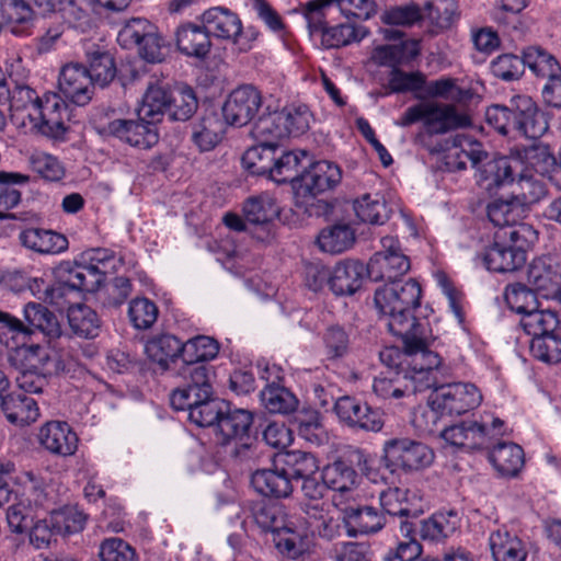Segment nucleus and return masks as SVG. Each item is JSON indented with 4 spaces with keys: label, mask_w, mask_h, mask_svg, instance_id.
<instances>
[{
    "label": "nucleus",
    "mask_w": 561,
    "mask_h": 561,
    "mask_svg": "<svg viewBox=\"0 0 561 561\" xmlns=\"http://www.w3.org/2000/svg\"><path fill=\"white\" fill-rule=\"evenodd\" d=\"M254 490L268 497L285 499L293 493V483L282 466L275 460L274 469H259L251 476Z\"/></svg>",
    "instance_id": "nucleus-27"
},
{
    "label": "nucleus",
    "mask_w": 561,
    "mask_h": 561,
    "mask_svg": "<svg viewBox=\"0 0 561 561\" xmlns=\"http://www.w3.org/2000/svg\"><path fill=\"white\" fill-rule=\"evenodd\" d=\"M324 10L322 11V23L319 27H313L308 21L310 33H321L322 44L328 48H339L346 46L355 41H360L365 36L363 28H357L352 24H339L328 27L324 21Z\"/></svg>",
    "instance_id": "nucleus-45"
},
{
    "label": "nucleus",
    "mask_w": 561,
    "mask_h": 561,
    "mask_svg": "<svg viewBox=\"0 0 561 561\" xmlns=\"http://www.w3.org/2000/svg\"><path fill=\"white\" fill-rule=\"evenodd\" d=\"M350 536L375 534L383 528L385 516L369 505L345 504L340 507Z\"/></svg>",
    "instance_id": "nucleus-19"
},
{
    "label": "nucleus",
    "mask_w": 561,
    "mask_h": 561,
    "mask_svg": "<svg viewBox=\"0 0 561 561\" xmlns=\"http://www.w3.org/2000/svg\"><path fill=\"white\" fill-rule=\"evenodd\" d=\"M243 216L260 241L272 237L273 221L279 216V207L274 198L261 195L248 198L243 204Z\"/></svg>",
    "instance_id": "nucleus-14"
},
{
    "label": "nucleus",
    "mask_w": 561,
    "mask_h": 561,
    "mask_svg": "<svg viewBox=\"0 0 561 561\" xmlns=\"http://www.w3.org/2000/svg\"><path fill=\"white\" fill-rule=\"evenodd\" d=\"M172 88L167 84L149 83L137 110L141 119H150L151 123H160L164 114H169Z\"/></svg>",
    "instance_id": "nucleus-31"
},
{
    "label": "nucleus",
    "mask_w": 561,
    "mask_h": 561,
    "mask_svg": "<svg viewBox=\"0 0 561 561\" xmlns=\"http://www.w3.org/2000/svg\"><path fill=\"white\" fill-rule=\"evenodd\" d=\"M520 325L528 335L537 337L560 330V320L556 311L537 307L520 318Z\"/></svg>",
    "instance_id": "nucleus-54"
},
{
    "label": "nucleus",
    "mask_w": 561,
    "mask_h": 561,
    "mask_svg": "<svg viewBox=\"0 0 561 561\" xmlns=\"http://www.w3.org/2000/svg\"><path fill=\"white\" fill-rule=\"evenodd\" d=\"M25 327L28 329V337L39 331L49 340L61 336V327L54 312L39 302H28L23 309Z\"/></svg>",
    "instance_id": "nucleus-37"
},
{
    "label": "nucleus",
    "mask_w": 561,
    "mask_h": 561,
    "mask_svg": "<svg viewBox=\"0 0 561 561\" xmlns=\"http://www.w3.org/2000/svg\"><path fill=\"white\" fill-rule=\"evenodd\" d=\"M59 280L44 289L45 301L58 305L71 291L94 293L104 282L106 271L93 263L73 265L69 262L59 266Z\"/></svg>",
    "instance_id": "nucleus-5"
},
{
    "label": "nucleus",
    "mask_w": 561,
    "mask_h": 561,
    "mask_svg": "<svg viewBox=\"0 0 561 561\" xmlns=\"http://www.w3.org/2000/svg\"><path fill=\"white\" fill-rule=\"evenodd\" d=\"M198 108V100L194 90L187 85L172 88L169 117L172 121H188Z\"/></svg>",
    "instance_id": "nucleus-53"
},
{
    "label": "nucleus",
    "mask_w": 561,
    "mask_h": 561,
    "mask_svg": "<svg viewBox=\"0 0 561 561\" xmlns=\"http://www.w3.org/2000/svg\"><path fill=\"white\" fill-rule=\"evenodd\" d=\"M50 526L58 535L67 536L83 530L87 515L77 506H64L50 513Z\"/></svg>",
    "instance_id": "nucleus-59"
},
{
    "label": "nucleus",
    "mask_w": 561,
    "mask_h": 561,
    "mask_svg": "<svg viewBox=\"0 0 561 561\" xmlns=\"http://www.w3.org/2000/svg\"><path fill=\"white\" fill-rule=\"evenodd\" d=\"M175 42L181 54L199 60L208 56L213 46L210 34L203 23L197 25L186 22L179 25L175 31Z\"/></svg>",
    "instance_id": "nucleus-23"
},
{
    "label": "nucleus",
    "mask_w": 561,
    "mask_h": 561,
    "mask_svg": "<svg viewBox=\"0 0 561 561\" xmlns=\"http://www.w3.org/2000/svg\"><path fill=\"white\" fill-rule=\"evenodd\" d=\"M285 122L286 118L278 111L271 112L267 107L254 122L251 136L259 144L279 148L282 141L287 139Z\"/></svg>",
    "instance_id": "nucleus-35"
},
{
    "label": "nucleus",
    "mask_w": 561,
    "mask_h": 561,
    "mask_svg": "<svg viewBox=\"0 0 561 561\" xmlns=\"http://www.w3.org/2000/svg\"><path fill=\"white\" fill-rule=\"evenodd\" d=\"M0 407L7 420L14 425H26L39 416L36 401L22 391L7 393L0 400Z\"/></svg>",
    "instance_id": "nucleus-33"
},
{
    "label": "nucleus",
    "mask_w": 561,
    "mask_h": 561,
    "mask_svg": "<svg viewBox=\"0 0 561 561\" xmlns=\"http://www.w3.org/2000/svg\"><path fill=\"white\" fill-rule=\"evenodd\" d=\"M251 516L262 531L272 535L288 522L280 504L265 501L255 502L251 506Z\"/></svg>",
    "instance_id": "nucleus-52"
},
{
    "label": "nucleus",
    "mask_w": 561,
    "mask_h": 561,
    "mask_svg": "<svg viewBox=\"0 0 561 561\" xmlns=\"http://www.w3.org/2000/svg\"><path fill=\"white\" fill-rule=\"evenodd\" d=\"M408 493V490L397 486L381 491L379 494V502L382 511L391 516L417 517L421 512L411 507Z\"/></svg>",
    "instance_id": "nucleus-58"
},
{
    "label": "nucleus",
    "mask_w": 561,
    "mask_h": 561,
    "mask_svg": "<svg viewBox=\"0 0 561 561\" xmlns=\"http://www.w3.org/2000/svg\"><path fill=\"white\" fill-rule=\"evenodd\" d=\"M421 297V285L413 278L404 283L398 280L385 284L375 290V307L392 335H407L414 331L416 325L428 324L414 316V310L420 307Z\"/></svg>",
    "instance_id": "nucleus-1"
},
{
    "label": "nucleus",
    "mask_w": 561,
    "mask_h": 561,
    "mask_svg": "<svg viewBox=\"0 0 561 561\" xmlns=\"http://www.w3.org/2000/svg\"><path fill=\"white\" fill-rule=\"evenodd\" d=\"M219 353V343L217 340L206 335H197L184 342L183 363L184 364H207V362L217 357Z\"/></svg>",
    "instance_id": "nucleus-51"
},
{
    "label": "nucleus",
    "mask_w": 561,
    "mask_h": 561,
    "mask_svg": "<svg viewBox=\"0 0 561 561\" xmlns=\"http://www.w3.org/2000/svg\"><path fill=\"white\" fill-rule=\"evenodd\" d=\"M529 350L531 355L548 364H557L561 362V330L551 334L533 337Z\"/></svg>",
    "instance_id": "nucleus-62"
},
{
    "label": "nucleus",
    "mask_w": 561,
    "mask_h": 561,
    "mask_svg": "<svg viewBox=\"0 0 561 561\" xmlns=\"http://www.w3.org/2000/svg\"><path fill=\"white\" fill-rule=\"evenodd\" d=\"M523 157L537 173L549 178L557 158L550 147L538 139L523 149Z\"/></svg>",
    "instance_id": "nucleus-64"
},
{
    "label": "nucleus",
    "mask_w": 561,
    "mask_h": 561,
    "mask_svg": "<svg viewBox=\"0 0 561 561\" xmlns=\"http://www.w3.org/2000/svg\"><path fill=\"white\" fill-rule=\"evenodd\" d=\"M184 342L173 334H161L148 341L146 353L150 360L157 363L162 370H168L171 363L180 357L183 359Z\"/></svg>",
    "instance_id": "nucleus-38"
},
{
    "label": "nucleus",
    "mask_w": 561,
    "mask_h": 561,
    "mask_svg": "<svg viewBox=\"0 0 561 561\" xmlns=\"http://www.w3.org/2000/svg\"><path fill=\"white\" fill-rule=\"evenodd\" d=\"M277 463L282 466L287 477L291 480H301L311 473H318V459L310 453L302 450H289L280 454Z\"/></svg>",
    "instance_id": "nucleus-47"
},
{
    "label": "nucleus",
    "mask_w": 561,
    "mask_h": 561,
    "mask_svg": "<svg viewBox=\"0 0 561 561\" xmlns=\"http://www.w3.org/2000/svg\"><path fill=\"white\" fill-rule=\"evenodd\" d=\"M479 389L470 382H453L434 388L428 398L431 414L436 420L438 415H461L481 403Z\"/></svg>",
    "instance_id": "nucleus-8"
},
{
    "label": "nucleus",
    "mask_w": 561,
    "mask_h": 561,
    "mask_svg": "<svg viewBox=\"0 0 561 561\" xmlns=\"http://www.w3.org/2000/svg\"><path fill=\"white\" fill-rule=\"evenodd\" d=\"M262 106L261 92L251 84H243L230 92L221 112L225 122L234 127L250 123Z\"/></svg>",
    "instance_id": "nucleus-11"
},
{
    "label": "nucleus",
    "mask_w": 561,
    "mask_h": 561,
    "mask_svg": "<svg viewBox=\"0 0 561 561\" xmlns=\"http://www.w3.org/2000/svg\"><path fill=\"white\" fill-rule=\"evenodd\" d=\"M489 220L499 229L513 226H529L522 222L526 216L523 204L518 198L512 196L510 199L496 198L486 206Z\"/></svg>",
    "instance_id": "nucleus-42"
},
{
    "label": "nucleus",
    "mask_w": 561,
    "mask_h": 561,
    "mask_svg": "<svg viewBox=\"0 0 561 561\" xmlns=\"http://www.w3.org/2000/svg\"><path fill=\"white\" fill-rule=\"evenodd\" d=\"M504 298L508 308L522 317L534 311L539 305L536 293L522 283L508 284Z\"/></svg>",
    "instance_id": "nucleus-61"
},
{
    "label": "nucleus",
    "mask_w": 561,
    "mask_h": 561,
    "mask_svg": "<svg viewBox=\"0 0 561 561\" xmlns=\"http://www.w3.org/2000/svg\"><path fill=\"white\" fill-rule=\"evenodd\" d=\"M334 412L346 426L365 432L378 433L385 425V413L354 397L343 396L334 403Z\"/></svg>",
    "instance_id": "nucleus-10"
},
{
    "label": "nucleus",
    "mask_w": 561,
    "mask_h": 561,
    "mask_svg": "<svg viewBox=\"0 0 561 561\" xmlns=\"http://www.w3.org/2000/svg\"><path fill=\"white\" fill-rule=\"evenodd\" d=\"M275 547L290 558L298 557L302 551V538L306 536L305 529L297 527L293 522H287L273 535Z\"/></svg>",
    "instance_id": "nucleus-60"
},
{
    "label": "nucleus",
    "mask_w": 561,
    "mask_h": 561,
    "mask_svg": "<svg viewBox=\"0 0 561 561\" xmlns=\"http://www.w3.org/2000/svg\"><path fill=\"white\" fill-rule=\"evenodd\" d=\"M179 376L182 378V385L179 387L199 390L203 394L214 391L211 378L215 376V371L208 364L190 365L182 363L179 368Z\"/></svg>",
    "instance_id": "nucleus-56"
},
{
    "label": "nucleus",
    "mask_w": 561,
    "mask_h": 561,
    "mask_svg": "<svg viewBox=\"0 0 561 561\" xmlns=\"http://www.w3.org/2000/svg\"><path fill=\"white\" fill-rule=\"evenodd\" d=\"M410 267V259L407 255L374 254L367 263L368 277L374 282H386V284L401 280Z\"/></svg>",
    "instance_id": "nucleus-34"
},
{
    "label": "nucleus",
    "mask_w": 561,
    "mask_h": 561,
    "mask_svg": "<svg viewBox=\"0 0 561 561\" xmlns=\"http://www.w3.org/2000/svg\"><path fill=\"white\" fill-rule=\"evenodd\" d=\"M354 211L362 222L383 225L390 217V208L378 194H364L353 203Z\"/></svg>",
    "instance_id": "nucleus-48"
},
{
    "label": "nucleus",
    "mask_w": 561,
    "mask_h": 561,
    "mask_svg": "<svg viewBox=\"0 0 561 561\" xmlns=\"http://www.w3.org/2000/svg\"><path fill=\"white\" fill-rule=\"evenodd\" d=\"M19 241L24 248L38 254H59L69 247L65 234L34 227L23 229L19 233Z\"/></svg>",
    "instance_id": "nucleus-26"
},
{
    "label": "nucleus",
    "mask_w": 561,
    "mask_h": 561,
    "mask_svg": "<svg viewBox=\"0 0 561 561\" xmlns=\"http://www.w3.org/2000/svg\"><path fill=\"white\" fill-rule=\"evenodd\" d=\"M277 150L276 147L256 142L243 153L242 165L252 175L271 179Z\"/></svg>",
    "instance_id": "nucleus-46"
},
{
    "label": "nucleus",
    "mask_w": 561,
    "mask_h": 561,
    "mask_svg": "<svg viewBox=\"0 0 561 561\" xmlns=\"http://www.w3.org/2000/svg\"><path fill=\"white\" fill-rule=\"evenodd\" d=\"M409 357L408 371L412 392L423 391L434 386L430 375L442 363L439 355L428 350V324L416 325L407 335H399Z\"/></svg>",
    "instance_id": "nucleus-3"
},
{
    "label": "nucleus",
    "mask_w": 561,
    "mask_h": 561,
    "mask_svg": "<svg viewBox=\"0 0 561 561\" xmlns=\"http://www.w3.org/2000/svg\"><path fill=\"white\" fill-rule=\"evenodd\" d=\"M512 111L515 112V133L536 140L549 129L545 114L530 96H514Z\"/></svg>",
    "instance_id": "nucleus-15"
},
{
    "label": "nucleus",
    "mask_w": 561,
    "mask_h": 561,
    "mask_svg": "<svg viewBox=\"0 0 561 561\" xmlns=\"http://www.w3.org/2000/svg\"><path fill=\"white\" fill-rule=\"evenodd\" d=\"M68 322L72 332L84 339H94L101 330V320L98 313L87 305L70 307Z\"/></svg>",
    "instance_id": "nucleus-49"
},
{
    "label": "nucleus",
    "mask_w": 561,
    "mask_h": 561,
    "mask_svg": "<svg viewBox=\"0 0 561 561\" xmlns=\"http://www.w3.org/2000/svg\"><path fill=\"white\" fill-rule=\"evenodd\" d=\"M529 288L545 298L553 297L561 287V274L550 256L535 259L527 270Z\"/></svg>",
    "instance_id": "nucleus-22"
},
{
    "label": "nucleus",
    "mask_w": 561,
    "mask_h": 561,
    "mask_svg": "<svg viewBox=\"0 0 561 561\" xmlns=\"http://www.w3.org/2000/svg\"><path fill=\"white\" fill-rule=\"evenodd\" d=\"M202 23L210 36L239 44L242 35V22L239 15L228 8L214 7L202 14Z\"/></svg>",
    "instance_id": "nucleus-20"
},
{
    "label": "nucleus",
    "mask_w": 561,
    "mask_h": 561,
    "mask_svg": "<svg viewBox=\"0 0 561 561\" xmlns=\"http://www.w3.org/2000/svg\"><path fill=\"white\" fill-rule=\"evenodd\" d=\"M423 18H427L439 31L449 28L457 18L456 0H430L423 9Z\"/></svg>",
    "instance_id": "nucleus-63"
},
{
    "label": "nucleus",
    "mask_w": 561,
    "mask_h": 561,
    "mask_svg": "<svg viewBox=\"0 0 561 561\" xmlns=\"http://www.w3.org/2000/svg\"><path fill=\"white\" fill-rule=\"evenodd\" d=\"M221 124L215 114L193 125L192 140L201 151L213 150L221 140Z\"/></svg>",
    "instance_id": "nucleus-57"
},
{
    "label": "nucleus",
    "mask_w": 561,
    "mask_h": 561,
    "mask_svg": "<svg viewBox=\"0 0 561 561\" xmlns=\"http://www.w3.org/2000/svg\"><path fill=\"white\" fill-rule=\"evenodd\" d=\"M366 277L367 265L358 260H343L332 268L329 287L335 296H352L362 288Z\"/></svg>",
    "instance_id": "nucleus-18"
},
{
    "label": "nucleus",
    "mask_w": 561,
    "mask_h": 561,
    "mask_svg": "<svg viewBox=\"0 0 561 561\" xmlns=\"http://www.w3.org/2000/svg\"><path fill=\"white\" fill-rule=\"evenodd\" d=\"M321 479H324L328 490L331 489L339 492L333 502L336 506H341L342 501L340 499L345 494L353 493L357 484L358 474L352 465L345 460L337 459L322 469Z\"/></svg>",
    "instance_id": "nucleus-30"
},
{
    "label": "nucleus",
    "mask_w": 561,
    "mask_h": 561,
    "mask_svg": "<svg viewBox=\"0 0 561 561\" xmlns=\"http://www.w3.org/2000/svg\"><path fill=\"white\" fill-rule=\"evenodd\" d=\"M524 61L537 77L549 79L561 72V65L557 58L539 46L524 49Z\"/></svg>",
    "instance_id": "nucleus-55"
},
{
    "label": "nucleus",
    "mask_w": 561,
    "mask_h": 561,
    "mask_svg": "<svg viewBox=\"0 0 561 561\" xmlns=\"http://www.w3.org/2000/svg\"><path fill=\"white\" fill-rule=\"evenodd\" d=\"M536 239L537 231L531 226L497 229L493 243L482 254L483 264L489 271L514 272L526 263L527 249Z\"/></svg>",
    "instance_id": "nucleus-2"
},
{
    "label": "nucleus",
    "mask_w": 561,
    "mask_h": 561,
    "mask_svg": "<svg viewBox=\"0 0 561 561\" xmlns=\"http://www.w3.org/2000/svg\"><path fill=\"white\" fill-rule=\"evenodd\" d=\"M117 42L125 49L137 48L139 56L151 64L161 62L165 57L164 39L146 19L128 20L119 30Z\"/></svg>",
    "instance_id": "nucleus-7"
},
{
    "label": "nucleus",
    "mask_w": 561,
    "mask_h": 561,
    "mask_svg": "<svg viewBox=\"0 0 561 561\" xmlns=\"http://www.w3.org/2000/svg\"><path fill=\"white\" fill-rule=\"evenodd\" d=\"M342 180L340 167L333 162L322 160L312 162L305 171L299 188L305 194L318 195L333 190Z\"/></svg>",
    "instance_id": "nucleus-21"
},
{
    "label": "nucleus",
    "mask_w": 561,
    "mask_h": 561,
    "mask_svg": "<svg viewBox=\"0 0 561 561\" xmlns=\"http://www.w3.org/2000/svg\"><path fill=\"white\" fill-rule=\"evenodd\" d=\"M10 79V95L7 104L10 105L11 111L21 112L30 110L34 112V107L42 103L43 98H39L34 89L25 84L26 73L21 65V60L12 64L8 72Z\"/></svg>",
    "instance_id": "nucleus-29"
},
{
    "label": "nucleus",
    "mask_w": 561,
    "mask_h": 561,
    "mask_svg": "<svg viewBox=\"0 0 561 561\" xmlns=\"http://www.w3.org/2000/svg\"><path fill=\"white\" fill-rule=\"evenodd\" d=\"M434 458L430 446L408 437L391 438L382 445L381 462L391 473L423 470L433 463Z\"/></svg>",
    "instance_id": "nucleus-6"
},
{
    "label": "nucleus",
    "mask_w": 561,
    "mask_h": 561,
    "mask_svg": "<svg viewBox=\"0 0 561 561\" xmlns=\"http://www.w3.org/2000/svg\"><path fill=\"white\" fill-rule=\"evenodd\" d=\"M252 421L253 417L250 412L241 409L231 410L228 404V410L222 413L216 424L218 434L221 436V444L236 440V448L232 450V455L236 457L248 450L250 446L249 432Z\"/></svg>",
    "instance_id": "nucleus-13"
},
{
    "label": "nucleus",
    "mask_w": 561,
    "mask_h": 561,
    "mask_svg": "<svg viewBox=\"0 0 561 561\" xmlns=\"http://www.w3.org/2000/svg\"><path fill=\"white\" fill-rule=\"evenodd\" d=\"M416 123H423L426 133L437 135L467 127L471 124V118L459 113L454 105L420 102L409 106L394 122L400 127H409Z\"/></svg>",
    "instance_id": "nucleus-4"
},
{
    "label": "nucleus",
    "mask_w": 561,
    "mask_h": 561,
    "mask_svg": "<svg viewBox=\"0 0 561 561\" xmlns=\"http://www.w3.org/2000/svg\"><path fill=\"white\" fill-rule=\"evenodd\" d=\"M488 546L493 561H526V543L506 526L490 531Z\"/></svg>",
    "instance_id": "nucleus-24"
},
{
    "label": "nucleus",
    "mask_w": 561,
    "mask_h": 561,
    "mask_svg": "<svg viewBox=\"0 0 561 561\" xmlns=\"http://www.w3.org/2000/svg\"><path fill=\"white\" fill-rule=\"evenodd\" d=\"M489 460L502 477H516L525 463L523 448L512 442H499L489 453Z\"/></svg>",
    "instance_id": "nucleus-36"
},
{
    "label": "nucleus",
    "mask_w": 561,
    "mask_h": 561,
    "mask_svg": "<svg viewBox=\"0 0 561 561\" xmlns=\"http://www.w3.org/2000/svg\"><path fill=\"white\" fill-rule=\"evenodd\" d=\"M440 437L448 444L465 450L490 448L489 430L478 421H462L445 427Z\"/></svg>",
    "instance_id": "nucleus-17"
},
{
    "label": "nucleus",
    "mask_w": 561,
    "mask_h": 561,
    "mask_svg": "<svg viewBox=\"0 0 561 561\" xmlns=\"http://www.w3.org/2000/svg\"><path fill=\"white\" fill-rule=\"evenodd\" d=\"M420 54L417 41L408 39L399 44L381 45L374 49L373 59L379 66L400 68L412 61Z\"/></svg>",
    "instance_id": "nucleus-39"
},
{
    "label": "nucleus",
    "mask_w": 561,
    "mask_h": 561,
    "mask_svg": "<svg viewBox=\"0 0 561 561\" xmlns=\"http://www.w3.org/2000/svg\"><path fill=\"white\" fill-rule=\"evenodd\" d=\"M39 442L53 454L70 456L77 450L78 437L68 423L53 421L41 428Z\"/></svg>",
    "instance_id": "nucleus-28"
},
{
    "label": "nucleus",
    "mask_w": 561,
    "mask_h": 561,
    "mask_svg": "<svg viewBox=\"0 0 561 561\" xmlns=\"http://www.w3.org/2000/svg\"><path fill=\"white\" fill-rule=\"evenodd\" d=\"M0 15L7 31L15 36L32 34L36 12L28 0H1Z\"/></svg>",
    "instance_id": "nucleus-25"
},
{
    "label": "nucleus",
    "mask_w": 561,
    "mask_h": 561,
    "mask_svg": "<svg viewBox=\"0 0 561 561\" xmlns=\"http://www.w3.org/2000/svg\"><path fill=\"white\" fill-rule=\"evenodd\" d=\"M355 241V230L344 222H336L323 228L317 237L319 249L330 254H341L350 250Z\"/></svg>",
    "instance_id": "nucleus-40"
},
{
    "label": "nucleus",
    "mask_w": 561,
    "mask_h": 561,
    "mask_svg": "<svg viewBox=\"0 0 561 561\" xmlns=\"http://www.w3.org/2000/svg\"><path fill=\"white\" fill-rule=\"evenodd\" d=\"M156 123L150 119H114L108 122L102 133L113 136L131 147L148 150L159 141V133Z\"/></svg>",
    "instance_id": "nucleus-12"
},
{
    "label": "nucleus",
    "mask_w": 561,
    "mask_h": 561,
    "mask_svg": "<svg viewBox=\"0 0 561 561\" xmlns=\"http://www.w3.org/2000/svg\"><path fill=\"white\" fill-rule=\"evenodd\" d=\"M310 165V157L307 151H284L275 156L271 180L276 183H298L300 185L306 169Z\"/></svg>",
    "instance_id": "nucleus-32"
},
{
    "label": "nucleus",
    "mask_w": 561,
    "mask_h": 561,
    "mask_svg": "<svg viewBox=\"0 0 561 561\" xmlns=\"http://www.w3.org/2000/svg\"><path fill=\"white\" fill-rule=\"evenodd\" d=\"M58 84L65 98L76 105L83 106L92 100L94 84L82 64L71 62L64 66Z\"/></svg>",
    "instance_id": "nucleus-16"
},
{
    "label": "nucleus",
    "mask_w": 561,
    "mask_h": 561,
    "mask_svg": "<svg viewBox=\"0 0 561 561\" xmlns=\"http://www.w3.org/2000/svg\"><path fill=\"white\" fill-rule=\"evenodd\" d=\"M260 401L272 414L287 415L298 408L297 397L286 387L276 382L267 383L260 392Z\"/></svg>",
    "instance_id": "nucleus-44"
},
{
    "label": "nucleus",
    "mask_w": 561,
    "mask_h": 561,
    "mask_svg": "<svg viewBox=\"0 0 561 561\" xmlns=\"http://www.w3.org/2000/svg\"><path fill=\"white\" fill-rule=\"evenodd\" d=\"M459 527L460 518L456 511L437 512L420 522V535L422 539L439 541L453 536Z\"/></svg>",
    "instance_id": "nucleus-43"
},
{
    "label": "nucleus",
    "mask_w": 561,
    "mask_h": 561,
    "mask_svg": "<svg viewBox=\"0 0 561 561\" xmlns=\"http://www.w3.org/2000/svg\"><path fill=\"white\" fill-rule=\"evenodd\" d=\"M27 117L38 134L54 140L65 139L68 105L56 93H45L42 103L34 107V112H28Z\"/></svg>",
    "instance_id": "nucleus-9"
},
{
    "label": "nucleus",
    "mask_w": 561,
    "mask_h": 561,
    "mask_svg": "<svg viewBox=\"0 0 561 561\" xmlns=\"http://www.w3.org/2000/svg\"><path fill=\"white\" fill-rule=\"evenodd\" d=\"M228 410V402L213 394L202 399L187 410L188 420L201 427L216 426L224 412Z\"/></svg>",
    "instance_id": "nucleus-50"
},
{
    "label": "nucleus",
    "mask_w": 561,
    "mask_h": 561,
    "mask_svg": "<svg viewBox=\"0 0 561 561\" xmlns=\"http://www.w3.org/2000/svg\"><path fill=\"white\" fill-rule=\"evenodd\" d=\"M87 71L94 85L107 87L116 77L117 68L112 54L93 46L85 51Z\"/></svg>",
    "instance_id": "nucleus-41"
}]
</instances>
